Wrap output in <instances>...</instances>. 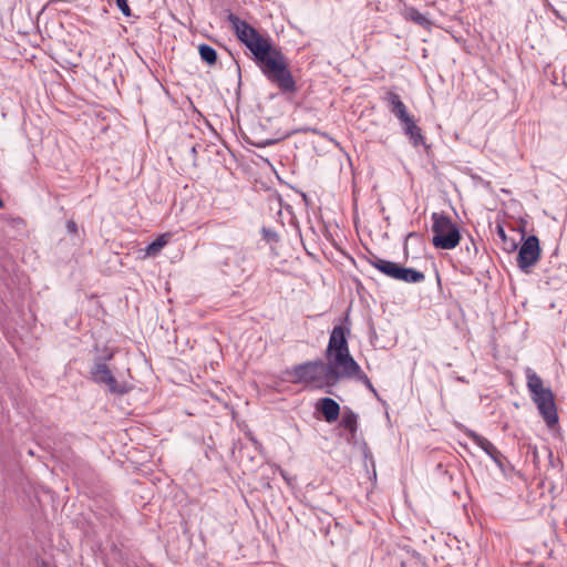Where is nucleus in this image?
Returning a JSON list of instances; mask_svg holds the SVG:
<instances>
[{
	"label": "nucleus",
	"mask_w": 567,
	"mask_h": 567,
	"mask_svg": "<svg viewBox=\"0 0 567 567\" xmlns=\"http://www.w3.org/2000/svg\"><path fill=\"white\" fill-rule=\"evenodd\" d=\"M466 435L477 446H480L487 455H489L492 452H495L496 446L491 441H488L486 437L480 435L475 431L467 430Z\"/></svg>",
	"instance_id": "14"
},
{
	"label": "nucleus",
	"mask_w": 567,
	"mask_h": 567,
	"mask_svg": "<svg viewBox=\"0 0 567 567\" xmlns=\"http://www.w3.org/2000/svg\"><path fill=\"white\" fill-rule=\"evenodd\" d=\"M511 248L516 249V244L514 241L511 244Z\"/></svg>",
	"instance_id": "27"
},
{
	"label": "nucleus",
	"mask_w": 567,
	"mask_h": 567,
	"mask_svg": "<svg viewBox=\"0 0 567 567\" xmlns=\"http://www.w3.org/2000/svg\"><path fill=\"white\" fill-rule=\"evenodd\" d=\"M351 378H357L359 381H361L364 385L367 383H369V378L367 377L365 373L362 372L361 368L359 367V371L351 374L348 379H351Z\"/></svg>",
	"instance_id": "21"
},
{
	"label": "nucleus",
	"mask_w": 567,
	"mask_h": 567,
	"mask_svg": "<svg viewBox=\"0 0 567 567\" xmlns=\"http://www.w3.org/2000/svg\"><path fill=\"white\" fill-rule=\"evenodd\" d=\"M340 425L354 436L358 430V415L352 410L347 409L342 414Z\"/></svg>",
	"instance_id": "15"
},
{
	"label": "nucleus",
	"mask_w": 567,
	"mask_h": 567,
	"mask_svg": "<svg viewBox=\"0 0 567 567\" xmlns=\"http://www.w3.org/2000/svg\"><path fill=\"white\" fill-rule=\"evenodd\" d=\"M432 221L433 246L444 250L454 249L461 240L458 227L443 213H433Z\"/></svg>",
	"instance_id": "4"
},
{
	"label": "nucleus",
	"mask_w": 567,
	"mask_h": 567,
	"mask_svg": "<svg viewBox=\"0 0 567 567\" xmlns=\"http://www.w3.org/2000/svg\"><path fill=\"white\" fill-rule=\"evenodd\" d=\"M497 233H498V236L506 243L507 237H506L504 228L498 226Z\"/></svg>",
	"instance_id": "23"
},
{
	"label": "nucleus",
	"mask_w": 567,
	"mask_h": 567,
	"mask_svg": "<svg viewBox=\"0 0 567 567\" xmlns=\"http://www.w3.org/2000/svg\"><path fill=\"white\" fill-rule=\"evenodd\" d=\"M384 102L386 103V106L389 111L400 121V122H409V117L411 115L408 112V109L403 101L401 100L400 95L396 94L393 91L386 92L384 96Z\"/></svg>",
	"instance_id": "8"
},
{
	"label": "nucleus",
	"mask_w": 567,
	"mask_h": 567,
	"mask_svg": "<svg viewBox=\"0 0 567 567\" xmlns=\"http://www.w3.org/2000/svg\"><path fill=\"white\" fill-rule=\"evenodd\" d=\"M404 17L406 20L413 21L417 25H421L424 28H427L431 25L430 19L413 7H406L404 9Z\"/></svg>",
	"instance_id": "13"
},
{
	"label": "nucleus",
	"mask_w": 567,
	"mask_h": 567,
	"mask_svg": "<svg viewBox=\"0 0 567 567\" xmlns=\"http://www.w3.org/2000/svg\"><path fill=\"white\" fill-rule=\"evenodd\" d=\"M169 239V234H163L159 237H157L153 243H151L145 251L148 256H155L157 255L161 249L166 246Z\"/></svg>",
	"instance_id": "17"
},
{
	"label": "nucleus",
	"mask_w": 567,
	"mask_h": 567,
	"mask_svg": "<svg viewBox=\"0 0 567 567\" xmlns=\"http://www.w3.org/2000/svg\"><path fill=\"white\" fill-rule=\"evenodd\" d=\"M199 55L203 61L208 63L209 65H213L217 61V52L214 48H212L208 44H200L199 45Z\"/></svg>",
	"instance_id": "18"
},
{
	"label": "nucleus",
	"mask_w": 567,
	"mask_h": 567,
	"mask_svg": "<svg viewBox=\"0 0 567 567\" xmlns=\"http://www.w3.org/2000/svg\"><path fill=\"white\" fill-rule=\"evenodd\" d=\"M488 456L494 461V463L497 465L498 468L504 471V460H505V457L501 453V451L497 450V447L495 449V452H492Z\"/></svg>",
	"instance_id": "19"
},
{
	"label": "nucleus",
	"mask_w": 567,
	"mask_h": 567,
	"mask_svg": "<svg viewBox=\"0 0 567 567\" xmlns=\"http://www.w3.org/2000/svg\"><path fill=\"white\" fill-rule=\"evenodd\" d=\"M237 38L249 49L261 73L284 94L297 92L296 81L288 68L287 56L274 48L268 38L262 37L254 27L236 14L227 17Z\"/></svg>",
	"instance_id": "1"
},
{
	"label": "nucleus",
	"mask_w": 567,
	"mask_h": 567,
	"mask_svg": "<svg viewBox=\"0 0 567 567\" xmlns=\"http://www.w3.org/2000/svg\"><path fill=\"white\" fill-rule=\"evenodd\" d=\"M365 386L374 394L377 395V391L373 386V384L371 383V381L369 380V383L365 384Z\"/></svg>",
	"instance_id": "24"
},
{
	"label": "nucleus",
	"mask_w": 567,
	"mask_h": 567,
	"mask_svg": "<svg viewBox=\"0 0 567 567\" xmlns=\"http://www.w3.org/2000/svg\"><path fill=\"white\" fill-rule=\"evenodd\" d=\"M540 258L539 240L535 235L528 236L519 248L517 265L526 274Z\"/></svg>",
	"instance_id": "6"
},
{
	"label": "nucleus",
	"mask_w": 567,
	"mask_h": 567,
	"mask_svg": "<svg viewBox=\"0 0 567 567\" xmlns=\"http://www.w3.org/2000/svg\"><path fill=\"white\" fill-rule=\"evenodd\" d=\"M190 152L192 154L194 155V157L196 156L197 154V145H193L192 148H190Z\"/></svg>",
	"instance_id": "25"
},
{
	"label": "nucleus",
	"mask_w": 567,
	"mask_h": 567,
	"mask_svg": "<svg viewBox=\"0 0 567 567\" xmlns=\"http://www.w3.org/2000/svg\"><path fill=\"white\" fill-rule=\"evenodd\" d=\"M331 362L322 360L308 361L298 364L292 370V375L297 382L311 384L316 388H326L336 385L341 379L347 378L341 374Z\"/></svg>",
	"instance_id": "3"
},
{
	"label": "nucleus",
	"mask_w": 567,
	"mask_h": 567,
	"mask_svg": "<svg viewBox=\"0 0 567 567\" xmlns=\"http://www.w3.org/2000/svg\"><path fill=\"white\" fill-rule=\"evenodd\" d=\"M3 207V200L0 198V208Z\"/></svg>",
	"instance_id": "28"
},
{
	"label": "nucleus",
	"mask_w": 567,
	"mask_h": 567,
	"mask_svg": "<svg viewBox=\"0 0 567 567\" xmlns=\"http://www.w3.org/2000/svg\"><path fill=\"white\" fill-rule=\"evenodd\" d=\"M350 334V328L342 324L334 326L329 338L326 350V358L337 369H340L342 375L349 378L359 371V364L352 358L349 350L347 337Z\"/></svg>",
	"instance_id": "2"
},
{
	"label": "nucleus",
	"mask_w": 567,
	"mask_h": 567,
	"mask_svg": "<svg viewBox=\"0 0 567 567\" xmlns=\"http://www.w3.org/2000/svg\"><path fill=\"white\" fill-rule=\"evenodd\" d=\"M369 262L371 266H373L375 269H378L379 271H381L383 275L392 278V279H395L396 278V275H398V270H399V267L400 265L394 262V261H390V260H385V259H381L379 257H372L371 259H369Z\"/></svg>",
	"instance_id": "11"
},
{
	"label": "nucleus",
	"mask_w": 567,
	"mask_h": 567,
	"mask_svg": "<svg viewBox=\"0 0 567 567\" xmlns=\"http://www.w3.org/2000/svg\"><path fill=\"white\" fill-rule=\"evenodd\" d=\"M401 124L403 126L404 134L409 137L413 146L424 145V136L412 116L409 117V122H401Z\"/></svg>",
	"instance_id": "10"
},
{
	"label": "nucleus",
	"mask_w": 567,
	"mask_h": 567,
	"mask_svg": "<svg viewBox=\"0 0 567 567\" xmlns=\"http://www.w3.org/2000/svg\"><path fill=\"white\" fill-rule=\"evenodd\" d=\"M66 229H68L69 233L75 234L78 231V226H76L75 221L69 220L66 223Z\"/></svg>",
	"instance_id": "22"
},
{
	"label": "nucleus",
	"mask_w": 567,
	"mask_h": 567,
	"mask_svg": "<svg viewBox=\"0 0 567 567\" xmlns=\"http://www.w3.org/2000/svg\"><path fill=\"white\" fill-rule=\"evenodd\" d=\"M526 377H527V386H528V390L530 391L532 395L546 390L543 386L542 379L530 369H528L526 371Z\"/></svg>",
	"instance_id": "16"
},
{
	"label": "nucleus",
	"mask_w": 567,
	"mask_h": 567,
	"mask_svg": "<svg viewBox=\"0 0 567 567\" xmlns=\"http://www.w3.org/2000/svg\"><path fill=\"white\" fill-rule=\"evenodd\" d=\"M425 276L422 271L413 269V268H406V267H399L398 275L395 280H401L408 284H419L424 281Z\"/></svg>",
	"instance_id": "12"
},
{
	"label": "nucleus",
	"mask_w": 567,
	"mask_h": 567,
	"mask_svg": "<svg viewBox=\"0 0 567 567\" xmlns=\"http://www.w3.org/2000/svg\"><path fill=\"white\" fill-rule=\"evenodd\" d=\"M16 223H17V224H23V220H22L21 218H18V219L16 220Z\"/></svg>",
	"instance_id": "26"
},
{
	"label": "nucleus",
	"mask_w": 567,
	"mask_h": 567,
	"mask_svg": "<svg viewBox=\"0 0 567 567\" xmlns=\"http://www.w3.org/2000/svg\"><path fill=\"white\" fill-rule=\"evenodd\" d=\"M113 358V353L110 352L104 357H96L93 360V364L90 369L91 379L93 382L100 385H104L113 394H125L131 390V386L126 382H120L114 377L106 361Z\"/></svg>",
	"instance_id": "5"
},
{
	"label": "nucleus",
	"mask_w": 567,
	"mask_h": 567,
	"mask_svg": "<svg viewBox=\"0 0 567 567\" xmlns=\"http://www.w3.org/2000/svg\"><path fill=\"white\" fill-rule=\"evenodd\" d=\"M533 400L537 405L540 415L544 417L548 426H554L558 422L554 394L550 389H546L533 394Z\"/></svg>",
	"instance_id": "7"
},
{
	"label": "nucleus",
	"mask_w": 567,
	"mask_h": 567,
	"mask_svg": "<svg viewBox=\"0 0 567 567\" xmlns=\"http://www.w3.org/2000/svg\"><path fill=\"white\" fill-rule=\"evenodd\" d=\"M316 408L320 411L328 423H332L338 420L340 414V405L337 401L331 398H322L320 399Z\"/></svg>",
	"instance_id": "9"
},
{
	"label": "nucleus",
	"mask_w": 567,
	"mask_h": 567,
	"mask_svg": "<svg viewBox=\"0 0 567 567\" xmlns=\"http://www.w3.org/2000/svg\"><path fill=\"white\" fill-rule=\"evenodd\" d=\"M118 9L125 17L131 16V9L128 7L127 0H115Z\"/></svg>",
	"instance_id": "20"
}]
</instances>
